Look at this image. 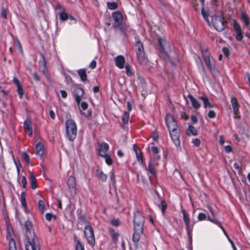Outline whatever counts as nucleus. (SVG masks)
Here are the masks:
<instances>
[{"label": "nucleus", "instance_id": "79ce46f5", "mask_svg": "<svg viewBox=\"0 0 250 250\" xmlns=\"http://www.w3.org/2000/svg\"><path fill=\"white\" fill-rule=\"evenodd\" d=\"M148 169L149 171V172L152 174L155 175V171L154 169V167L153 166L151 162H149L148 166Z\"/></svg>", "mask_w": 250, "mask_h": 250}, {"label": "nucleus", "instance_id": "39448f33", "mask_svg": "<svg viewBox=\"0 0 250 250\" xmlns=\"http://www.w3.org/2000/svg\"><path fill=\"white\" fill-rule=\"evenodd\" d=\"M211 19L212 25L217 31H222L226 28L227 23L221 16L214 15L211 16Z\"/></svg>", "mask_w": 250, "mask_h": 250}, {"label": "nucleus", "instance_id": "aec40b11", "mask_svg": "<svg viewBox=\"0 0 250 250\" xmlns=\"http://www.w3.org/2000/svg\"><path fill=\"white\" fill-rule=\"evenodd\" d=\"M115 64L120 69H122L124 67L125 63V59L124 56L122 55L117 56L115 59Z\"/></svg>", "mask_w": 250, "mask_h": 250}, {"label": "nucleus", "instance_id": "bf43d9fd", "mask_svg": "<svg viewBox=\"0 0 250 250\" xmlns=\"http://www.w3.org/2000/svg\"><path fill=\"white\" fill-rule=\"evenodd\" d=\"M111 224L114 226H118L119 225V222L118 220H112L111 221Z\"/></svg>", "mask_w": 250, "mask_h": 250}, {"label": "nucleus", "instance_id": "c9c22d12", "mask_svg": "<svg viewBox=\"0 0 250 250\" xmlns=\"http://www.w3.org/2000/svg\"><path fill=\"white\" fill-rule=\"evenodd\" d=\"M38 208L40 211L43 213L44 211L46 210V208L45 206V204L43 201L39 200L38 202Z\"/></svg>", "mask_w": 250, "mask_h": 250}, {"label": "nucleus", "instance_id": "e2e57ef3", "mask_svg": "<svg viewBox=\"0 0 250 250\" xmlns=\"http://www.w3.org/2000/svg\"><path fill=\"white\" fill-rule=\"evenodd\" d=\"M191 120L193 123H197L198 122L197 118L195 116H191Z\"/></svg>", "mask_w": 250, "mask_h": 250}, {"label": "nucleus", "instance_id": "f3484780", "mask_svg": "<svg viewBox=\"0 0 250 250\" xmlns=\"http://www.w3.org/2000/svg\"><path fill=\"white\" fill-rule=\"evenodd\" d=\"M233 27L236 32V39L238 41H241L243 39V35L240 25L238 22L234 21L233 23Z\"/></svg>", "mask_w": 250, "mask_h": 250}, {"label": "nucleus", "instance_id": "58836bf2", "mask_svg": "<svg viewBox=\"0 0 250 250\" xmlns=\"http://www.w3.org/2000/svg\"><path fill=\"white\" fill-rule=\"evenodd\" d=\"M107 6L110 10H114L118 7V4L116 2H108L107 3Z\"/></svg>", "mask_w": 250, "mask_h": 250}, {"label": "nucleus", "instance_id": "7ed1b4c3", "mask_svg": "<svg viewBox=\"0 0 250 250\" xmlns=\"http://www.w3.org/2000/svg\"><path fill=\"white\" fill-rule=\"evenodd\" d=\"M135 46L136 54L139 63L141 65L146 64V63L147 60L145 56V53L143 43L140 41H137L136 42Z\"/></svg>", "mask_w": 250, "mask_h": 250}, {"label": "nucleus", "instance_id": "393cba45", "mask_svg": "<svg viewBox=\"0 0 250 250\" xmlns=\"http://www.w3.org/2000/svg\"><path fill=\"white\" fill-rule=\"evenodd\" d=\"M96 174L99 180L101 181L105 182L107 181V175L104 174L102 170L97 169L96 170Z\"/></svg>", "mask_w": 250, "mask_h": 250}, {"label": "nucleus", "instance_id": "2f4dec72", "mask_svg": "<svg viewBox=\"0 0 250 250\" xmlns=\"http://www.w3.org/2000/svg\"><path fill=\"white\" fill-rule=\"evenodd\" d=\"M109 232H110V233L111 234V236L113 240V241L115 243H117V241H118V236L119 235V233L118 232H116L115 231V230H114L112 229H109Z\"/></svg>", "mask_w": 250, "mask_h": 250}, {"label": "nucleus", "instance_id": "a19ab883", "mask_svg": "<svg viewBox=\"0 0 250 250\" xmlns=\"http://www.w3.org/2000/svg\"><path fill=\"white\" fill-rule=\"evenodd\" d=\"M7 9L2 7L0 12V17L4 19H7Z\"/></svg>", "mask_w": 250, "mask_h": 250}, {"label": "nucleus", "instance_id": "423d86ee", "mask_svg": "<svg viewBox=\"0 0 250 250\" xmlns=\"http://www.w3.org/2000/svg\"><path fill=\"white\" fill-rule=\"evenodd\" d=\"M83 233L87 243L91 246H94L95 244V238L92 227L88 224L86 225L84 227Z\"/></svg>", "mask_w": 250, "mask_h": 250}, {"label": "nucleus", "instance_id": "ea45409f", "mask_svg": "<svg viewBox=\"0 0 250 250\" xmlns=\"http://www.w3.org/2000/svg\"><path fill=\"white\" fill-rule=\"evenodd\" d=\"M21 156H22V158L24 159V160L25 161V162L27 164H29L31 163L29 156L26 152H22Z\"/></svg>", "mask_w": 250, "mask_h": 250}, {"label": "nucleus", "instance_id": "f257e3e1", "mask_svg": "<svg viewBox=\"0 0 250 250\" xmlns=\"http://www.w3.org/2000/svg\"><path fill=\"white\" fill-rule=\"evenodd\" d=\"M26 230L30 233L31 237L28 236L27 241L25 244L26 250H40L39 243L38 238L34 235V232L31 234L32 224L29 221H26L24 224Z\"/></svg>", "mask_w": 250, "mask_h": 250}, {"label": "nucleus", "instance_id": "680f3d73", "mask_svg": "<svg viewBox=\"0 0 250 250\" xmlns=\"http://www.w3.org/2000/svg\"><path fill=\"white\" fill-rule=\"evenodd\" d=\"M49 115L51 119H54L55 117V113L53 110H49Z\"/></svg>", "mask_w": 250, "mask_h": 250}, {"label": "nucleus", "instance_id": "bb28decb", "mask_svg": "<svg viewBox=\"0 0 250 250\" xmlns=\"http://www.w3.org/2000/svg\"><path fill=\"white\" fill-rule=\"evenodd\" d=\"M188 98L190 100V101L191 102V103L192 104V105L194 108H195L196 109H198L200 108V104H199V102L196 99H195L191 95H188Z\"/></svg>", "mask_w": 250, "mask_h": 250}, {"label": "nucleus", "instance_id": "b1692460", "mask_svg": "<svg viewBox=\"0 0 250 250\" xmlns=\"http://www.w3.org/2000/svg\"><path fill=\"white\" fill-rule=\"evenodd\" d=\"M198 220L200 221L205 220L207 219V220L210 222H211L213 223L217 224V221L216 220L213 219L211 218L209 216H207V215L204 213H199L198 215Z\"/></svg>", "mask_w": 250, "mask_h": 250}, {"label": "nucleus", "instance_id": "e433bc0d", "mask_svg": "<svg viewBox=\"0 0 250 250\" xmlns=\"http://www.w3.org/2000/svg\"><path fill=\"white\" fill-rule=\"evenodd\" d=\"M20 200L22 207L26 208H27V205L25 200V194L24 192H22L21 194Z\"/></svg>", "mask_w": 250, "mask_h": 250}, {"label": "nucleus", "instance_id": "0e129e2a", "mask_svg": "<svg viewBox=\"0 0 250 250\" xmlns=\"http://www.w3.org/2000/svg\"><path fill=\"white\" fill-rule=\"evenodd\" d=\"M17 47H18V48L19 49V50L21 52H22L21 45L20 41L18 40H17Z\"/></svg>", "mask_w": 250, "mask_h": 250}, {"label": "nucleus", "instance_id": "5fc2aeb1", "mask_svg": "<svg viewBox=\"0 0 250 250\" xmlns=\"http://www.w3.org/2000/svg\"><path fill=\"white\" fill-rule=\"evenodd\" d=\"M81 107L84 110H86L88 107L87 103L85 102H82L81 104Z\"/></svg>", "mask_w": 250, "mask_h": 250}, {"label": "nucleus", "instance_id": "c85d7f7f", "mask_svg": "<svg viewBox=\"0 0 250 250\" xmlns=\"http://www.w3.org/2000/svg\"><path fill=\"white\" fill-rule=\"evenodd\" d=\"M187 134L188 136L196 135L197 134V130L196 128L192 125H189L186 131Z\"/></svg>", "mask_w": 250, "mask_h": 250}, {"label": "nucleus", "instance_id": "603ef678", "mask_svg": "<svg viewBox=\"0 0 250 250\" xmlns=\"http://www.w3.org/2000/svg\"><path fill=\"white\" fill-rule=\"evenodd\" d=\"M42 60L39 62L40 66L42 67L43 68H45V61L43 55H42Z\"/></svg>", "mask_w": 250, "mask_h": 250}, {"label": "nucleus", "instance_id": "4468645a", "mask_svg": "<svg viewBox=\"0 0 250 250\" xmlns=\"http://www.w3.org/2000/svg\"><path fill=\"white\" fill-rule=\"evenodd\" d=\"M35 148L36 150V155L42 159L44 155L45 151L43 144L42 142H39L35 145Z\"/></svg>", "mask_w": 250, "mask_h": 250}, {"label": "nucleus", "instance_id": "de8ad7c7", "mask_svg": "<svg viewBox=\"0 0 250 250\" xmlns=\"http://www.w3.org/2000/svg\"><path fill=\"white\" fill-rule=\"evenodd\" d=\"M109 176H110V179L111 180V182L113 183H114L115 182V176L113 169H112V170L110 172Z\"/></svg>", "mask_w": 250, "mask_h": 250}, {"label": "nucleus", "instance_id": "774afa93", "mask_svg": "<svg viewBox=\"0 0 250 250\" xmlns=\"http://www.w3.org/2000/svg\"><path fill=\"white\" fill-rule=\"evenodd\" d=\"M127 107L128 110V112H129V111H130L132 110V105L130 102H127Z\"/></svg>", "mask_w": 250, "mask_h": 250}, {"label": "nucleus", "instance_id": "cd10ccee", "mask_svg": "<svg viewBox=\"0 0 250 250\" xmlns=\"http://www.w3.org/2000/svg\"><path fill=\"white\" fill-rule=\"evenodd\" d=\"M200 0L201 1V2H202V10H201L202 15L204 20L207 22L209 26H210L211 23H210V22L209 21L207 12L204 10V8L203 7V6L204 5L205 0Z\"/></svg>", "mask_w": 250, "mask_h": 250}, {"label": "nucleus", "instance_id": "6ab92c4d", "mask_svg": "<svg viewBox=\"0 0 250 250\" xmlns=\"http://www.w3.org/2000/svg\"><path fill=\"white\" fill-rule=\"evenodd\" d=\"M31 122L29 120H26L23 123V127L25 130V132L30 137L32 135V128L31 126Z\"/></svg>", "mask_w": 250, "mask_h": 250}, {"label": "nucleus", "instance_id": "0eeeda50", "mask_svg": "<svg viewBox=\"0 0 250 250\" xmlns=\"http://www.w3.org/2000/svg\"><path fill=\"white\" fill-rule=\"evenodd\" d=\"M181 213L183 215V221L186 226V229L189 238H191L192 231L193 229L194 223L190 224V219L189 214L184 209L181 210Z\"/></svg>", "mask_w": 250, "mask_h": 250}, {"label": "nucleus", "instance_id": "f704fd0d", "mask_svg": "<svg viewBox=\"0 0 250 250\" xmlns=\"http://www.w3.org/2000/svg\"><path fill=\"white\" fill-rule=\"evenodd\" d=\"M30 180L31 185V188L33 189H35L37 188V182L36 178L33 174L30 175Z\"/></svg>", "mask_w": 250, "mask_h": 250}, {"label": "nucleus", "instance_id": "5701e85b", "mask_svg": "<svg viewBox=\"0 0 250 250\" xmlns=\"http://www.w3.org/2000/svg\"><path fill=\"white\" fill-rule=\"evenodd\" d=\"M133 149L135 152L136 158L138 162L141 165H143V160L142 151L136 145H133Z\"/></svg>", "mask_w": 250, "mask_h": 250}, {"label": "nucleus", "instance_id": "f8f14e48", "mask_svg": "<svg viewBox=\"0 0 250 250\" xmlns=\"http://www.w3.org/2000/svg\"><path fill=\"white\" fill-rule=\"evenodd\" d=\"M171 138L176 146H179L181 145V142L179 139L180 131L179 129L173 130V131H169Z\"/></svg>", "mask_w": 250, "mask_h": 250}, {"label": "nucleus", "instance_id": "3c124183", "mask_svg": "<svg viewBox=\"0 0 250 250\" xmlns=\"http://www.w3.org/2000/svg\"><path fill=\"white\" fill-rule=\"evenodd\" d=\"M208 117L210 118H214L216 117V113L213 110H209L208 113Z\"/></svg>", "mask_w": 250, "mask_h": 250}, {"label": "nucleus", "instance_id": "4c0bfd02", "mask_svg": "<svg viewBox=\"0 0 250 250\" xmlns=\"http://www.w3.org/2000/svg\"><path fill=\"white\" fill-rule=\"evenodd\" d=\"M102 157L104 158L105 162L108 165L110 166L112 164V159L108 153L104 155V156H102Z\"/></svg>", "mask_w": 250, "mask_h": 250}, {"label": "nucleus", "instance_id": "72a5a7b5", "mask_svg": "<svg viewBox=\"0 0 250 250\" xmlns=\"http://www.w3.org/2000/svg\"><path fill=\"white\" fill-rule=\"evenodd\" d=\"M129 118V113L127 111H125L124 114L122 117V121L124 125H126L128 123Z\"/></svg>", "mask_w": 250, "mask_h": 250}, {"label": "nucleus", "instance_id": "a878e982", "mask_svg": "<svg viewBox=\"0 0 250 250\" xmlns=\"http://www.w3.org/2000/svg\"><path fill=\"white\" fill-rule=\"evenodd\" d=\"M6 237L9 240L8 250H17L15 241L11 238L10 234H9Z\"/></svg>", "mask_w": 250, "mask_h": 250}, {"label": "nucleus", "instance_id": "8fccbe9b", "mask_svg": "<svg viewBox=\"0 0 250 250\" xmlns=\"http://www.w3.org/2000/svg\"><path fill=\"white\" fill-rule=\"evenodd\" d=\"M21 183L22 184V186L23 188H25L27 185L26 180L25 176H22L21 179Z\"/></svg>", "mask_w": 250, "mask_h": 250}, {"label": "nucleus", "instance_id": "09e8293b", "mask_svg": "<svg viewBox=\"0 0 250 250\" xmlns=\"http://www.w3.org/2000/svg\"><path fill=\"white\" fill-rule=\"evenodd\" d=\"M126 74L128 76H131L132 75V72L130 69V67L129 65H126L125 66Z\"/></svg>", "mask_w": 250, "mask_h": 250}, {"label": "nucleus", "instance_id": "69168bd1", "mask_svg": "<svg viewBox=\"0 0 250 250\" xmlns=\"http://www.w3.org/2000/svg\"><path fill=\"white\" fill-rule=\"evenodd\" d=\"M152 151L155 154H157L159 152L158 148L155 146L152 147Z\"/></svg>", "mask_w": 250, "mask_h": 250}, {"label": "nucleus", "instance_id": "a18cd8bd", "mask_svg": "<svg viewBox=\"0 0 250 250\" xmlns=\"http://www.w3.org/2000/svg\"><path fill=\"white\" fill-rule=\"evenodd\" d=\"M17 91L20 96V98H21L23 94V90L21 85L17 86Z\"/></svg>", "mask_w": 250, "mask_h": 250}, {"label": "nucleus", "instance_id": "412c9836", "mask_svg": "<svg viewBox=\"0 0 250 250\" xmlns=\"http://www.w3.org/2000/svg\"><path fill=\"white\" fill-rule=\"evenodd\" d=\"M231 103L232 104L233 113H234V114L235 115V117H236V116L238 115L239 113V105L238 104L237 99L233 96H232L231 98Z\"/></svg>", "mask_w": 250, "mask_h": 250}, {"label": "nucleus", "instance_id": "c03bdc74", "mask_svg": "<svg viewBox=\"0 0 250 250\" xmlns=\"http://www.w3.org/2000/svg\"><path fill=\"white\" fill-rule=\"evenodd\" d=\"M161 206H162V209H161L162 212V213L163 214H164L165 210L167 208V204L166 202L164 200H162L161 202Z\"/></svg>", "mask_w": 250, "mask_h": 250}, {"label": "nucleus", "instance_id": "052dcab7", "mask_svg": "<svg viewBox=\"0 0 250 250\" xmlns=\"http://www.w3.org/2000/svg\"><path fill=\"white\" fill-rule=\"evenodd\" d=\"M60 92L61 94V96L63 98H65L67 97V93L65 90H61L60 91Z\"/></svg>", "mask_w": 250, "mask_h": 250}, {"label": "nucleus", "instance_id": "1a4fd4ad", "mask_svg": "<svg viewBox=\"0 0 250 250\" xmlns=\"http://www.w3.org/2000/svg\"><path fill=\"white\" fill-rule=\"evenodd\" d=\"M165 121L169 131L178 129L177 123L171 114H167Z\"/></svg>", "mask_w": 250, "mask_h": 250}, {"label": "nucleus", "instance_id": "c756f323", "mask_svg": "<svg viewBox=\"0 0 250 250\" xmlns=\"http://www.w3.org/2000/svg\"><path fill=\"white\" fill-rule=\"evenodd\" d=\"M78 73L82 81H85L87 80V75L86 74V70L84 69H80L78 70Z\"/></svg>", "mask_w": 250, "mask_h": 250}, {"label": "nucleus", "instance_id": "13d9d810", "mask_svg": "<svg viewBox=\"0 0 250 250\" xmlns=\"http://www.w3.org/2000/svg\"><path fill=\"white\" fill-rule=\"evenodd\" d=\"M222 50H223V52L224 55L226 57H228L229 55V50L228 49V48L224 47L223 48Z\"/></svg>", "mask_w": 250, "mask_h": 250}, {"label": "nucleus", "instance_id": "9d476101", "mask_svg": "<svg viewBox=\"0 0 250 250\" xmlns=\"http://www.w3.org/2000/svg\"><path fill=\"white\" fill-rule=\"evenodd\" d=\"M109 146L107 143L105 142L98 143L96 146V149L98 155L101 156H104V155L108 154Z\"/></svg>", "mask_w": 250, "mask_h": 250}, {"label": "nucleus", "instance_id": "a211bd4d", "mask_svg": "<svg viewBox=\"0 0 250 250\" xmlns=\"http://www.w3.org/2000/svg\"><path fill=\"white\" fill-rule=\"evenodd\" d=\"M160 51L166 54V50L169 46V43L166 40L159 38L158 39Z\"/></svg>", "mask_w": 250, "mask_h": 250}, {"label": "nucleus", "instance_id": "20e7f679", "mask_svg": "<svg viewBox=\"0 0 250 250\" xmlns=\"http://www.w3.org/2000/svg\"><path fill=\"white\" fill-rule=\"evenodd\" d=\"M201 52L204 60L208 66V68L210 71H213L215 69V64L213 58H211L210 54L207 48H201Z\"/></svg>", "mask_w": 250, "mask_h": 250}, {"label": "nucleus", "instance_id": "9b49d317", "mask_svg": "<svg viewBox=\"0 0 250 250\" xmlns=\"http://www.w3.org/2000/svg\"><path fill=\"white\" fill-rule=\"evenodd\" d=\"M112 18L114 23V27H118L120 26L123 22V16L120 11H116L112 14Z\"/></svg>", "mask_w": 250, "mask_h": 250}, {"label": "nucleus", "instance_id": "6e6552de", "mask_svg": "<svg viewBox=\"0 0 250 250\" xmlns=\"http://www.w3.org/2000/svg\"><path fill=\"white\" fill-rule=\"evenodd\" d=\"M145 223V218L140 211H136L134 213V228H138L139 230L143 229Z\"/></svg>", "mask_w": 250, "mask_h": 250}, {"label": "nucleus", "instance_id": "2eb2a0df", "mask_svg": "<svg viewBox=\"0 0 250 250\" xmlns=\"http://www.w3.org/2000/svg\"><path fill=\"white\" fill-rule=\"evenodd\" d=\"M73 94L75 97L77 104L79 105L83 96L84 91L83 89L80 87H77L75 89Z\"/></svg>", "mask_w": 250, "mask_h": 250}, {"label": "nucleus", "instance_id": "864d4df0", "mask_svg": "<svg viewBox=\"0 0 250 250\" xmlns=\"http://www.w3.org/2000/svg\"><path fill=\"white\" fill-rule=\"evenodd\" d=\"M192 143L196 146H198L200 145L201 142L199 139H194L192 140Z\"/></svg>", "mask_w": 250, "mask_h": 250}, {"label": "nucleus", "instance_id": "7c9ffc66", "mask_svg": "<svg viewBox=\"0 0 250 250\" xmlns=\"http://www.w3.org/2000/svg\"><path fill=\"white\" fill-rule=\"evenodd\" d=\"M199 99L202 100L204 103V106L205 108H207L208 107H212V105L211 103L209 102L208 99L207 97L200 96L199 97Z\"/></svg>", "mask_w": 250, "mask_h": 250}, {"label": "nucleus", "instance_id": "49530a36", "mask_svg": "<svg viewBox=\"0 0 250 250\" xmlns=\"http://www.w3.org/2000/svg\"><path fill=\"white\" fill-rule=\"evenodd\" d=\"M52 218H53L54 219H56L55 215H54L51 213H47L45 214V218L47 220L49 221L51 220V219Z\"/></svg>", "mask_w": 250, "mask_h": 250}, {"label": "nucleus", "instance_id": "37998d69", "mask_svg": "<svg viewBox=\"0 0 250 250\" xmlns=\"http://www.w3.org/2000/svg\"><path fill=\"white\" fill-rule=\"evenodd\" d=\"M60 19L62 21H65L68 19V15L64 12H62L60 14Z\"/></svg>", "mask_w": 250, "mask_h": 250}, {"label": "nucleus", "instance_id": "dca6fc26", "mask_svg": "<svg viewBox=\"0 0 250 250\" xmlns=\"http://www.w3.org/2000/svg\"><path fill=\"white\" fill-rule=\"evenodd\" d=\"M67 185L71 193L76 194V180L74 177L70 176L67 180Z\"/></svg>", "mask_w": 250, "mask_h": 250}, {"label": "nucleus", "instance_id": "4d7b16f0", "mask_svg": "<svg viewBox=\"0 0 250 250\" xmlns=\"http://www.w3.org/2000/svg\"><path fill=\"white\" fill-rule=\"evenodd\" d=\"M96 62L94 60L92 61L89 65V67L91 69H94L96 66Z\"/></svg>", "mask_w": 250, "mask_h": 250}, {"label": "nucleus", "instance_id": "6e6d98bb", "mask_svg": "<svg viewBox=\"0 0 250 250\" xmlns=\"http://www.w3.org/2000/svg\"><path fill=\"white\" fill-rule=\"evenodd\" d=\"M226 236L227 237V238H228L229 241L230 243L233 250H237L235 246V245H234L233 242H232V241L229 238V237L226 234Z\"/></svg>", "mask_w": 250, "mask_h": 250}, {"label": "nucleus", "instance_id": "ddd939ff", "mask_svg": "<svg viewBox=\"0 0 250 250\" xmlns=\"http://www.w3.org/2000/svg\"><path fill=\"white\" fill-rule=\"evenodd\" d=\"M240 20L244 24L243 27L250 30V17L246 13L242 12L240 14Z\"/></svg>", "mask_w": 250, "mask_h": 250}, {"label": "nucleus", "instance_id": "473e14b6", "mask_svg": "<svg viewBox=\"0 0 250 250\" xmlns=\"http://www.w3.org/2000/svg\"><path fill=\"white\" fill-rule=\"evenodd\" d=\"M75 241L76 243V250H84L83 244L76 237H75Z\"/></svg>", "mask_w": 250, "mask_h": 250}, {"label": "nucleus", "instance_id": "338daca9", "mask_svg": "<svg viewBox=\"0 0 250 250\" xmlns=\"http://www.w3.org/2000/svg\"><path fill=\"white\" fill-rule=\"evenodd\" d=\"M220 139V144L221 146H223L225 143V140L223 136H220L219 137Z\"/></svg>", "mask_w": 250, "mask_h": 250}, {"label": "nucleus", "instance_id": "4be33fe9", "mask_svg": "<svg viewBox=\"0 0 250 250\" xmlns=\"http://www.w3.org/2000/svg\"><path fill=\"white\" fill-rule=\"evenodd\" d=\"M134 232L133 235L132 239L134 242L138 243L140 239V236L143 233V229H141L140 230L138 228H134Z\"/></svg>", "mask_w": 250, "mask_h": 250}, {"label": "nucleus", "instance_id": "f03ea898", "mask_svg": "<svg viewBox=\"0 0 250 250\" xmlns=\"http://www.w3.org/2000/svg\"><path fill=\"white\" fill-rule=\"evenodd\" d=\"M66 137L70 141L76 138L77 134V126L75 122L72 119L65 121Z\"/></svg>", "mask_w": 250, "mask_h": 250}]
</instances>
